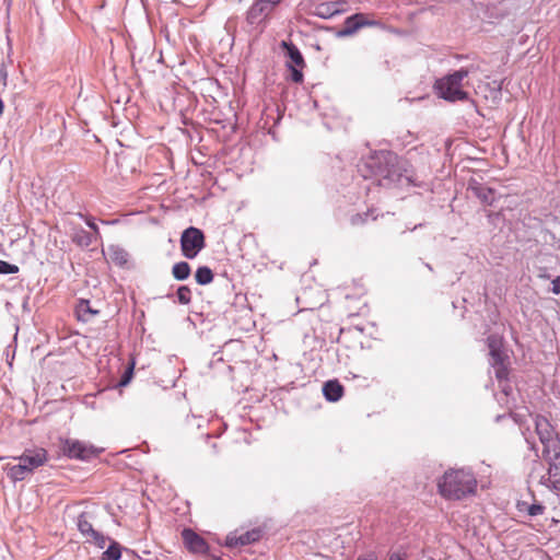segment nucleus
<instances>
[{
    "instance_id": "obj_8",
    "label": "nucleus",
    "mask_w": 560,
    "mask_h": 560,
    "mask_svg": "<svg viewBox=\"0 0 560 560\" xmlns=\"http://www.w3.org/2000/svg\"><path fill=\"white\" fill-rule=\"evenodd\" d=\"M348 2L346 0H325L315 3L311 10V14L320 19H331L337 14L347 11Z\"/></svg>"
},
{
    "instance_id": "obj_15",
    "label": "nucleus",
    "mask_w": 560,
    "mask_h": 560,
    "mask_svg": "<svg viewBox=\"0 0 560 560\" xmlns=\"http://www.w3.org/2000/svg\"><path fill=\"white\" fill-rule=\"evenodd\" d=\"M323 394L328 401H338L343 395V387L338 381H328L323 386Z\"/></svg>"
},
{
    "instance_id": "obj_34",
    "label": "nucleus",
    "mask_w": 560,
    "mask_h": 560,
    "mask_svg": "<svg viewBox=\"0 0 560 560\" xmlns=\"http://www.w3.org/2000/svg\"><path fill=\"white\" fill-rule=\"evenodd\" d=\"M526 442L532 451L535 452V456L538 457V450L534 441H530L528 438H526Z\"/></svg>"
},
{
    "instance_id": "obj_7",
    "label": "nucleus",
    "mask_w": 560,
    "mask_h": 560,
    "mask_svg": "<svg viewBox=\"0 0 560 560\" xmlns=\"http://www.w3.org/2000/svg\"><path fill=\"white\" fill-rule=\"evenodd\" d=\"M548 462V472L541 476L540 483L547 488L559 490L560 489V448L559 452H552L548 455H542Z\"/></svg>"
},
{
    "instance_id": "obj_17",
    "label": "nucleus",
    "mask_w": 560,
    "mask_h": 560,
    "mask_svg": "<svg viewBox=\"0 0 560 560\" xmlns=\"http://www.w3.org/2000/svg\"><path fill=\"white\" fill-rule=\"evenodd\" d=\"M7 475L11 480L16 482L26 479L28 476L33 475V471H31L25 464L19 462V464L8 467Z\"/></svg>"
},
{
    "instance_id": "obj_9",
    "label": "nucleus",
    "mask_w": 560,
    "mask_h": 560,
    "mask_svg": "<svg viewBox=\"0 0 560 560\" xmlns=\"http://www.w3.org/2000/svg\"><path fill=\"white\" fill-rule=\"evenodd\" d=\"M377 22L369 20L363 13H355L345 20L343 27L337 32V37H349L364 26H374Z\"/></svg>"
},
{
    "instance_id": "obj_13",
    "label": "nucleus",
    "mask_w": 560,
    "mask_h": 560,
    "mask_svg": "<svg viewBox=\"0 0 560 560\" xmlns=\"http://www.w3.org/2000/svg\"><path fill=\"white\" fill-rule=\"evenodd\" d=\"M271 12L272 9L262 0H256L246 13V21L250 25H258L262 23Z\"/></svg>"
},
{
    "instance_id": "obj_27",
    "label": "nucleus",
    "mask_w": 560,
    "mask_h": 560,
    "mask_svg": "<svg viewBox=\"0 0 560 560\" xmlns=\"http://www.w3.org/2000/svg\"><path fill=\"white\" fill-rule=\"evenodd\" d=\"M107 540H109L108 537L103 535L101 532L96 530L93 536L86 538L85 542L93 544L97 548L103 549L106 546Z\"/></svg>"
},
{
    "instance_id": "obj_4",
    "label": "nucleus",
    "mask_w": 560,
    "mask_h": 560,
    "mask_svg": "<svg viewBox=\"0 0 560 560\" xmlns=\"http://www.w3.org/2000/svg\"><path fill=\"white\" fill-rule=\"evenodd\" d=\"M535 431L542 444V455L559 452L560 439L546 417L540 415L535 417Z\"/></svg>"
},
{
    "instance_id": "obj_29",
    "label": "nucleus",
    "mask_w": 560,
    "mask_h": 560,
    "mask_svg": "<svg viewBox=\"0 0 560 560\" xmlns=\"http://www.w3.org/2000/svg\"><path fill=\"white\" fill-rule=\"evenodd\" d=\"M19 267L4 260H0V275L18 273Z\"/></svg>"
},
{
    "instance_id": "obj_16",
    "label": "nucleus",
    "mask_w": 560,
    "mask_h": 560,
    "mask_svg": "<svg viewBox=\"0 0 560 560\" xmlns=\"http://www.w3.org/2000/svg\"><path fill=\"white\" fill-rule=\"evenodd\" d=\"M487 345L489 348L490 360L500 362L501 358L504 357L502 351V338L498 335H490L487 338Z\"/></svg>"
},
{
    "instance_id": "obj_5",
    "label": "nucleus",
    "mask_w": 560,
    "mask_h": 560,
    "mask_svg": "<svg viewBox=\"0 0 560 560\" xmlns=\"http://www.w3.org/2000/svg\"><path fill=\"white\" fill-rule=\"evenodd\" d=\"M205 246V235L200 229L189 226L184 230L180 236V249L184 257L194 259Z\"/></svg>"
},
{
    "instance_id": "obj_18",
    "label": "nucleus",
    "mask_w": 560,
    "mask_h": 560,
    "mask_svg": "<svg viewBox=\"0 0 560 560\" xmlns=\"http://www.w3.org/2000/svg\"><path fill=\"white\" fill-rule=\"evenodd\" d=\"M77 527L81 535L85 537V539L93 536V534L96 532L91 522V516L86 512H83L78 516Z\"/></svg>"
},
{
    "instance_id": "obj_25",
    "label": "nucleus",
    "mask_w": 560,
    "mask_h": 560,
    "mask_svg": "<svg viewBox=\"0 0 560 560\" xmlns=\"http://www.w3.org/2000/svg\"><path fill=\"white\" fill-rule=\"evenodd\" d=\"M121 557V546L112 540L107 549L102 555V560H119Z\"/></svg>"
},
{
    "instance_id": "obj_19",
    "label": "nucleus",
    "mask_w": 560,
    "mask_h": 560,
    "mask_svg": "<svg viewBox=\"0 0 560 560\" xmlns=\"http://www.w3.org/2000/svg\"><path fill=\"white\" fill-rule=\"evenodd\" d=\"M282 45L287 49V54L293 63L292 66L304 68L305 62L300 49L292 43L283 42Z\"/></svg>"
},
{
    "instance_id": "obj_14",
    "label": "nucleus",
    "mask_w": 560,
    "mask_h": 560,
    "mask_svg": "<svg viewBox=\"0 0 560 560\" xmlns=\"http://www.w3.org/2000/svg\"><path fill=\"white\" fill-rule=\"evenodd\" d=\"M474 195L485 205L491 206L495 201V190L483 184L471 180L468 187Z\"/></svg>"
},
{
    "instance_id": "obj_26",
    "label": "nucleus",
    "mask_w": 560,
    "mask_h": 560,
    "mask_svg": "<svg viewBox=\"0 0 560 560\" xmlns=\"http://www.w3.org/2000/svg\"><path fill=\"white\" fill-rule=\"evenodd\" d=\"M490 364L493 366L494 369V373H495V376L498 380H506L508 378V369L504 364V357L501 358L500 362H494L492 360H490Z\"/></svg>"
},
{
    "instance_id": "obj_35",
    "label": "nucleus",
    "mask_w": 560,
    "mask_h": 560,
    "mask_svg": "<svg viewBox=\"0 0 560 560\" xmlns=\"http://www.w3.org/2000/svg\"><path fill=\"white\" fill-rule=\"evenodd\" d=\"M269 8L272 10L282 1V0H262Z\"/></svg>"
},
{
    "instance_id": "obj_10",
    "label": "nucleus",
    "mask_w": 560,
    "mask_h": 560,
    "mask_svg": "<svg viewBox=\"0 0 560 560\" xmlns=\"http://www.w3.org/2000/svg\"><path fill=\"white\" fill-rule=\"evenodd\" d=\"M262 537V530L260 528H253L244 533L233 532L230 533L225 538V546L228 548H238L248 546L257 542Z\"/></svg>"
},
{
    "instance_id": "obj_24",
    "label": "nucleus",
    "mask_w": 560,
    "mask_h": 560,
    "mask_svg": "<svg viewBox=\"0 0 560 560\" xmlns=\"http://www.w3.org/2000/svg\"><path fill=\"white\" fill-rule=\"evenodd\" d=\"M72 241L79 246L88 247L92 244V235L84 229H77L72 234Z\"/></svg>"
},
{
    "instance_id": "obj_21",
    "label": "nucleus",
    "mask_w": 560,
    "mask_h": 560,
    "mask_svg": "<svg viewBox=\"0 0 560 560\" xmlns=\"http://www.w3.org/2000/svg\"><path fill=\"white\" fill-rule=\"evenodd\" d=\"M190 271V266L186 261L176 262L172 268V275L178 281L186 280L189 277Z\"/></svg>"
},
{
    "instance_id": "obj_39",
    "label": "nucleus",
    "mask_w": 560,
    "mask_h": 560,
    "mask_svg": "<svg viewBox=\"0 0 560 560\" xmlns=\"http://www.w3.org/2000/svg\"><path fill=\"white\" fill-rule=\"evenodd\" d=\"M7 71L4 68H1L0 70V78L3 80V82L5 83V80H7Z\"/></svg>"
},
{
    "instance_id": "obj_41",
    "label": "nucleus",
    "mask_w": 560,
    "mask_h": 560,
    "mask_svg": "<svg viewBox=\"0 0 560 560\" xmlns=\"http://www.w3.org/2000/svg\"><path fill=\"white\" fill-rule=\"evenodd\" d=\"M497 90L500 91L501 90V83H498L497 85Z\"/></svg>"
},
{
    "instance_id": "obj_12",
    "label": "nucleus",
    "mask_w": 560,
    "mask_h": 560,
    "mask_svg": "<svg viewBox=\"0 0 560 560\" xmlns=\"http://www.w3.org/2000/svg\"><path fill=\"white\" fill-rule=\"evenodd\" d=\"M182 537L185 547L192 553L205 555L208 552L207 541L190 528H185L182 532Z\"/></svg>"
},
{
    "instance_id": "obj_1",
    "label": "nucleus",
    "mask_w": 560,
    "mask_h": 560,
    "mask_svg": "<svg viewBox=\"0 0 560 560\" xmlns=\"http://www.w3.org/2000/svg\"><path fill=\"white\" fill-rule=\"evenodd\" d=\"M365 165L371 170V175L377 178L381 186L416 185L413 172L408 161L400 159L390 151H380L372 155Z\"/></svg>"
},
{
    "instance_id": "obj_38",
    "label": "nucleus",
    "mask_w": 560,
    "mask_h": 560,
    "mask_svg": "<svg viewBox=\"0 0 560 560\" xmlns=\"http://www.w3.org/2000/svg\"><path fill=\"white\" fill-rule=\"evenodd\" d=\"M357 560H377L374 553H369L366 556L359 557Z\"/></svg>"
},
{
    "instance_id": "obj_23",
    "label": "nucleus",
    "mask_w": 560,
    "mask_h": 560,
    "mask_svg": "<svg viewBox=\"0 0 560 560\" xmlns=\"http://www.w3.org/2000/svg\"><path fill=\"white\" fill-rule=\"evenodd\" d=\"M517 509L520 512H527L529 516H538L545 512V506L541 503L528 504L526 502H518Z\"/></svg>"
},
{
    "instance_id": "obj_20",
    "label": "nucleus",
    "mask_w": 560,
    "mask_h": 560,
    "mask_svg": "<svg viewBox=\"0 0 560 560\" xmlns=\"http://www.w3.org/2000/svg\"><path fill=\"white\" fill-rule=\"evenodd\" d=\"M79 320L88 322L92 316L97 314V311L93 310L88 300H81L75 308Z\"/></svg>"
},
{
    "instance_id": "obj_32",
    "label": "nucleus",
    "mask_w": 560,
    "mask_h": 560,
    "mask_svg": "<svg viewBox=\"0 0 560 560\" xmlns=\"http://www.w3.org/2000/svg\"><path fill=\"white\" fill-rule=\"evenodd\" d=\"M369 217H370V212H365L363 214L357 213L355 215H353L351 218V223L353 225H358V224L364 223V222H366Z\"/></svg>"
},
{
    "instance_id": "obj_3",
    "label": "nucleus",
    "mask_w": 560,
    "mask_h": 560,
    "mask_svg": "<svg viewBox=\"0 0 560 560\" xmlns=\"http://www.w3.org/2000/svg\"><path fill=\"white\" fill-rule=\"evenodd\" d=\"M477 479L467 469H450L438 481L439 493L447 500H460L476 492Z\"/></svg>"
},
{
    "instance_id": "obj_6",
    "label": "nucleus",
    "mask_w": 560,
    "mask_h": 560,
    "mask_svg": "<svg viewBox=\"0 0 560 560\" xmlns=\"http://www.w3.org/2000/svg\"><path fill=\"white\" fill-rule=\"evenodd\" d=\"M62 451L68 457L81 460H89L100 453L95 446L79 440H66Z\"/></svg>"
},
{
    "instance_id": "obj_11",
    "label": "nucleus",
    "mask_w": 560,
    "mask_h": 560,
    "mask_svg": "<svg viewBox=\"0 0 560 560\" xmlns=\"http://www.w3.org/2000/svg\"><path fill=\"white\" fill-rule=\"evenodd\" d=\"M20 463L25 464L31 471L44 466L48 460V453L43 447L26 448L20 456L15 457Z\"/></svg>"
},
{
    "instance_id": "obj_33",
    "label": "nucleus",
    "mask_w": 560,
    "mask_h": 560,
    "mask_svg": "<svg viewBox=\"0 0 560 560\" xmlns=\"http://www.w3.org/2000/svg\"><path fill=\"white\" fill-rule=\"evenodd\" d=\"M551 284H552V288H551L552 293L553 294H560V276L556 277L551 281Z\"/></svg>"
},
{
    "instance_id": "obj_2",
    "label": "nucleus",
    "mask_w": 560,
    "mask_h": 560,
    "mask_svg": "<svg viewBox=\"0 0 560 560\" xmlns=\"http://www.w3.org/2000/svg\"><path fill=\"white\" fill-rule=\"evenodd\" d=\"M477 71H480L479 63H470L466 67H462L460 69L447 73L442 78L435 80L434 82V92L440 97L447 102H467L469 101V94L464 90V86L468 85L467 81L464 83L463 81L469 75L474 74Z\"/></svg>"
},
{
    "instance_id": "obj_36",
    "label": "nucleus",
    "mask_w": 560,
    "mask_h": 560,
    "mask_svg": "<svg viewBox=\"0 0 560 560\" xmlns=\"http://www.w3.org/2000/svg\"><path fill=\"white\" fill-rule=\"evenodd\" d=\"M388 560H406V557H405V555L394 552L389 556Z\"/></svg>"
},
{
    "instance_id": "obj_37",
    "label": "nucleus",
    "mask_w": 560,
    "mask_h": 560,
    "mask_svg": "<svg viewBox=\"0 0 560 560\" xmlns=\"http://www.w3.org/2000/svg\"><path fill=\"white\" fill-rule=\"evenodd\" d=\"M86 224L90 229H92L95 233H98V228L92 219H86Z\"/></svg>"
},
{
    "instance_id": "obj_28",
    "label": "nucleus",
    "mask_w": 560,
    "mask_h": 560,
    "mask_svg": "<svg viewBox=\"0 0 560 560\" xmlns=\"http://www.w3.org/2000/svg\"><path fill=\"white\" fill-rule=\"evenodd\" d=\"M176 294L178 303L187 305L191 302V290L187 285H180Z\"/></svg>"
},
{
    "instance_id": "obj_30",
    "label": "nucleus",
    "mask_w": 560,
    "mask_h": 560,
    "mask_svg": "<svg viewBox=\"0 0 560 560\" xmlns=\"http://www.w3.org/2000/svg\"><path fill=\"white\" fill-rule=\"evenodd\" d=\"M133 369H135V362L132 361L129 363L125 373L122 374V376L119 381V386H126L131 381V377L133 375Z\"/></svg>"
},
{
    "instance_id": "obj_22",
    "label": "nucleus",
    "mask_w": 560,
    "mask_h": 560,
    "mask_svg": "<svg viewBox=\"0 0 560 560\" xmlns=\"http://www.w3.org/2000/svg\"><path fill=\"white\" fill-rule=\"evenodd\" d=\"M213 277L212 270L207 266L199 267L195 273L196 282L200 285L211 283L213 281Z\"/></svg>"
},
{
    "instance_id": "obj_40",
    "label": "nucleus",
    "mask_w": 560,
    "mask_h": 560,
    "mask_svg": "<svg viewBox=\"0 0 560 560\" xmlns=\"http://www.w3.org/2000/svg\"><path fill=\"white\" fill-rule=\"evenodd\" d=\"M3 108H4V103H3V101L0 98V115L3 113Z\"/></svg>"
},
{
    "instance_id": "obj_42",
    "label": "nucleus",
    "mask_w": 560,
    "mask_h": 560,
    "mask_svg": "<svg viewBox=\"0 0 560 560\" xmlns=\"http://www.w3.org/2000/svg\"><path fill=\"white\" fill-rule=\"evenodd\" d=\"M425 266L428 267V269L432 270V267L429 264H427Z\"/></svg>"
},
{
    "instance_id": "obj_31",
    "label": "nucleus",
    "mask_w": 560,
    "mask_h": 560,
    "mask_svg": "<svg viewBox=\"0 0 560 560\" xmlns=\"http://www.w3.org/2000/svg\"><path fill=\"white\" fill-rule=\"evenodd\" d=\"M288 68L290 70V78L293 82L300 83L303 81V73H302L303 68H299V67H295L292 65H288Z\"/></svg>"
}]
</instances>
